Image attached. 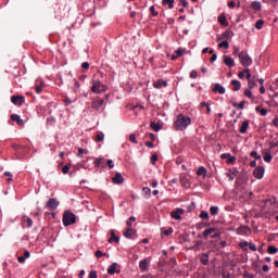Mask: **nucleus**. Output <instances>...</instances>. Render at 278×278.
I'll list each match as a JSON object with an SVG mask.
<instances>
[{
  "label": "nucleus",
  "mask_w": 278,
  "mask_h": 278,
  "mask_svg": "<svg viewBox=\"0 0 278 278\" xmlns=\"http://www.w3.org/2000/svg\"><path fill=\"white\" fill-rule=\"evenodd\" d=\"M174 125L177 131H185V129H188V127L192 125V118H190V116L184 115V113H179L176 116V121L174 122Z\"/></svg>",
  "instance_id": "nucleus-1"
},
{
  "label": "nucleus",
  "mask_w": 278,
  "mask_h": 278,
  "mask_svg": "<svg viewBox=\"0 0 278 278\" xmlns=\"http://www.w3.org/2000/svg\"><path fill=\"white\" fill-rule=\"evenodd\" d=\"M108 90V85L101 83V80L97 78L91 79V92L93 94H102V92H106Z\"/></svg>",
  "instance_id": "nucleus-2"
},
{
  "label": "nucleus",
  "mask_w": 278,
  "mask_h": 278,
  "mask_svg": "<svg viewBox=\"0 0 278 278\" xmlns=\"http://www.w3.org/2000/svg\"><path fill=\"white\" fill-rule=\"evenodd\" d=\"M77 223V217L71 211H66L63 214V225L64 227H71V225H75Z\"/></svg>",
  "instance_id": "nucleus-3"
},
{
  "label": "nucleus",
  "mask_w": 278,
  "mask_h": 278,
  "mask_svg": "<svg viewBox=\"0 0 278 278\" xmlns=\"http://www.w3.org/2000/svg\"><path fill=\"white\" fill-rule=\"evenodd\" d=\"M238 59L241 65L243 66H251V64H253V59H251V56L249 55V52L247 50L241 51L238 54Z\"/></svg>",
  "instance_id": "nucleus-4"
},
{
  "label": "nucleus",
  "mask_w": 278,
  "mask_h": 278,
  "mask_svg": "<svg viewBox=\"0 0 278 278\" xmlns=\"http://www.w3.org/2000/svg\"><path fill=\"white\" fill-rule=\"evenodd\" d=\"M59 205H60V201H58V199H55V198H51L46 203V208L50 210V212H55V210H58Z\"/></svg>",
  "instance_id": "nucleus-5"
},
{
  "label": "nucleus",
  "mask_w": 278,
  "mask_h": 278,
  "mask_svg": "<svg viewBox=\"0 0 278 278\" xmlns=\"http://www.w3.org/2000/svg\"><path fill=\"white\" fill-rule=\"evenodd\" d=\"M105 105V100L101 99L100 97H97L96 99L92 100L91 102V110H101Z\"/></svg>",
  "instance_id": "nucleus-6"
},
{
  "label": "nucleus",
  "mask_w": 278,
  "mask_h": 278,
  "mask_svg": "<svg viewBox=\"0 0 278 278\" xmlns=\"http://www.w3.org/2000/svg\"><path fill=\"white\" fill-rule=\"evenodd\" d=\"M181 216H184V208H176L170 212V217L174 218V220H181Z\"/></svg>",
  "instance_id": "nucleus-7"
},
{
  "label": "nucleus",
  "mask_w": 278,
  "mask_h": 278,
  "mask_svg": "<svg viewBox=\"0 0 278 278\" xmlns=\"http://www.w3.org/2000/svg\"><path fill=\"white\" fill-rule=\"evenodd\" d=\"M11 102L13 103V105H23V103H25V97L23 96H12L11 97Z\"/></svg>",
  "instance_id": "nucleus-8"
},
{
  "label": "nucleus",
  "mask_w": 278,
  "mask_h": 278,
  "mask_svg": "<svg viewBox=\"0 0 278 278\" xmlns=\"http://www.w3.org/2000/svg\"><path fill=\"white\" fill-rule=\"evenodd\" d=\"M223 62L229 68H233V66H236V61L229 55H224L223 56Z\"/></svg>",
  "instance_id": "nucleus-9"
},
{
  "label": "nucleus",
  "mask_w": 278,
  "mask_h": 278,
  "mask_svg": "<svg viewBox=\"0 0 278 278\" xmlns=\"http://www.w3.org/2000/svg\"><path fill=\"white\" fill-rule=\"evenodd\" d=\"M167 86H168V81L162 78L153 83V88H156V90H161V88H166Z\"/></svg>",
  "instance_id": "nucleus-10"
},
{
  "label": "nucleus",
  "mask_w": 278,
  "mask_h": 278,
  "mask_svg": "<svg viewBox=\"0 0 278 278\" xmlns=\"http://www.w3.org/2000/svg\"><path fill=\"white\" fill-rule=\"evenodd\" d=\"M264 166H258L254 169L253 175L255 177V179H262L264 177Z\"/></svg>",
  "instance_id": "nucleus-11"
},
{
  "label": "nucleus",
  "mask_w": 278,
  "mask_h": 278,
  "mask_svg": "<svg viewBox=\"0 0 278 278\" xmlns=\"http://www.w3.org/2000/svg\"><path fill=\"white\" fill-rule=\"evenodd\" d=\"M112 182L117 186H121L122 184L125 182V178L121 173H116L115 176L112 178Z\"/></svg>",
  "instance_id": "nucleus-12"
},
{
  "label": "nucleus",
  "mask_w": 278,
  "mask_h": 278,
  "mask_svg": "<svg viewBox=\"0 0 278 278\" xmlns=\"http://www.w3.org/2000/svg\"><path fill=\"white\" fill-rule=\"evenodd\" d=\"M238 236H249L251 233V228L249 226H241L237 228Z\"/></svg>",
  "instance_id": "nucleus-13"
},
{
  "label": "nucleus",
  "mask_w": 278,
  "mask_h": 278,
  "mask_svg": "<svg viewBox=\"0 0 278 278\" xmlns=\"http://www.w3.org/2000/svg\"><path fill=\"white\" fill-rule=\"evenodd\" d=\"M139 268L141 273H147L149 270V260L144 258L139 262Z\"/></svg>",
  "instance_id": "nucleus-14"
},
{
  "label": "nucleus",
  "mask_w": 278,
  "mask_h": 278,
  "mask_svg": "<svg viewBox=\"0 0 278 278\" xmlns=\"http://www.w3.org/2000/svg\"><path fill=\"white\" fill-rule=\"evenodd\" d=\"M11 121H13V123H17V125L20 127H23V125H25V121H23L21 118V115H18V114H12L11 115Z\"/></svg>",
  "instance_id": "nucleus-15"
},
{
  "label": "nucleus",
  "mask_w": 278,
  "mask_h": 278,
  "mask_svg": "<svg viewBox=\"0 0 278 278\" xmlns=\"http://www.w3.org/2000/svg\"><path fill=\"white\" fill-rule=\"evenodd\" d=\"M230 84L232 86L231 90L233 92H238L240 90V88H242V84L238 79H232Z\"/></svg>",
  "instance_id": "nucleus-16"
},
{
  "label": "nucleus",
  "mask_w": 278,
  "mask_h": 278,
  "mask_svg": "<svg viewBox=\"0 0 278 278\" xmlns=\"http://www.w3.org/2000/svg\"><path fill=\"white\" fill-rule=\"evenodd\" d=\"M263 160L264 162H267L268 164H270V162H273V154H270V150H263Z\"/></svg>",
  "instance_id": "nucleus-17"
},
{
  "label": "nucleus",
  "mask_w": 278,
  "mask_h": 278,
  "mask_svg": "<svg viewBox=\"0 0 278 278\" xmlns=\"http://www.w3.org/2000/svg\"><path fill=\"white\" fill-rule=\"evenodd\" d=\"M238 169L233 168V169H229L228 173L226 174V176L228 177L229 181H233V179H236V177H238Z\"/></svg>",
  "instance_id": "nucleus-18"
},
{
  "label": "nucleus",
  "mask_w": 278,
  "mask_h": 278,
  "mask_svg": "<svg viewBox=\"0 0 278 278\" xmlns=\"http://www.w3.org/2000/svg\"><path fill=\"white\" fill-rule=\"evenodd\" d=\"M22 225H23V227H27L29 229L30 227H33L34 220H31L30 217L24 216L22 218Z\"/></svg>",
  "instance_id": "nucleus-19"
},
{
  "label": "nucleus",
  "mask_w": 278,
  "mask_h": 278,
  "mask_svg": "<svg viewBox=\"0 0 278 278\" xmlns=\"http://www.w3.org/2000/svg\"><path fill=\"white\" fill-rule=\"evenodd\" d=\"M108 242L110 244H112V242H115V244H118V242H121V238L118 236H116L114 230H111V238L108 240Z\"/></svg>",
  "instance_id": "nucleus-20"
},
{
  "label": "nucleus",
  "mask_w": 278,
  "mask_h": 278,
  "mask_svg": "<svg viewBox=\"0 0 278 278\" xmlns=\"http://www.w3.org/2000/svg\"><path fill=\"white\" fill-rule=\"evenodd\" d=\"M250 8L252 10H255V12H261L262 11V2L260 1H252L250 4Z\"/></svg>",
  "instance_id": "nucleus-21"
},
{
  "label": "nucleus",
  "mask_w": 278,
  "mask_h": 278,
  "mask_svg": "<svg viewBox=\"0 0 278 278\" xmlns=\"http://www.w3.org/2000/svg\"><path fill=\"white\" fill-rule=\"evenodd\" d=\"M213 92H218V94H225L226 90L225 87H223V85L217 83L213 88Z\"/></svg>",
  "instance_id": "nucleus-22"
},
{
  "label": "nucleus",
  "mask_w": 278,
  "mask_h": 278,
  "mask_svg": "<svg viewBox=\"0 0 278 278\" xmlns=\"http://www.w3.org/2000/svg\"><path fill=\"white\" fill-rule=\"evenodd\" d=\"M93 164L97 168H105V159H96Z\"/></svg>",
  "instance_id": "nucleus-23"
},
{
  "label": "nucleus",
  "mask_w": 278,
  "mask_h": 278,
  "mask_svg": "<svg viewBox=\"0 0 278 278\" xmlns=\"http://www.w3.org/2000/svg\"><path fill=\"white\" fill-rule=\"evenodd\" d=\"M217 21L224 27H229V22H227V16H225V14L219 15Z\"/></svg>",
  "instance_id": "nucleus-24"
},
{
  "label": "nucleus",
  "mask_w": 278,
  "mask_h": 278,
  "mask_svg": "<svg viewBox=\"0 0 278 278\" xmlns=\"http://www.w3.org/2000/svg\"><path fill=\"white\" fill-rule=\"evenodd\" d=\"M249 125H250L249 119H245V121L241 124V127H240V129H239L240 134H247V131L249 130Z\"/></svg>",
  "instance_id": "nucleus-25"
},
{
  "label": "nucleus",
  "mask_w": 278,
  "mask_h": 278,
  "mask_svg": "<svg viewBox=\"0 0 278 278\" xmlns=\"http://www.w3.org/2000/svg\"><path fill=\"white\" fill-rule=\"evenodd\" d=\"M136 236V230L134 228L128 227L124 232V238H132Z\"/></svg>",
  "instance_id": "nucleus-26"
},
{
  "label": "nucleus",
  "mask_w": 278,
  "mask_h": 278,
  "mask_svg": "<svg viewBox=\"0 0 278 278\" xmlns=\"http://www.w3.org/2000/svg\"><path fill=\"white\" fill-rule=\"evenodd\" d=\"M118 266V264L117 263H113V264H111L110 266H109V268H108V274L109 275H114L115 273H121V270H116V267Z\"/></svg>",
  "instance_id": "nucleus-27"
},
{
  "label": "nucleus",
  "mask_w": 278,
  "mask_h": 278,
  "mask_svg": "<svg viewBox=\"0 0 278 278\" xmlns=\"http://www.w3.org/2000/svg\"><path fill=\"white\" fill-rule=\"evenodd\" d=\"M248 86L250 89L255 88V86H257V77L256 76H252V78H250L248 80Z\"/></svg>",
  "instance_id": "nucleus-28"
},
{
  "label": "nucleus",
  "mask_w": 278,
  "mask_h": 278,
  "mask_svg": "<svg viewBox=\"0 0 278 278\" xmlns=\"http://www.w3.org/2000/svg\"><path fill=\"white\" fill-rule=\"evenodd\" d=\"M200 262L203 266H207L210 264V255L207 253L202 254Z\"/></svg>",
  "instance_id": "nucleus-29"
},
{
  "label": "nucleus",
  "mask_w": 278,
  "mask_h": 278,
  "mask_svg": "<svg viewBox=\"0 0 278 278\" xmlns=\"http://www.w3.org/2000/svg\"><path fill=\"white\" fill-rule=\"evenodd\" d=\"M216 232V228H207L202 232L203 238H208L212 233Z\"/></svg>",
  "instance_id": "nucleus-30"
},
{
  "label": "nucleus",
  "mask_w": 278,
  "mask_h": 278,
  "mask_svg": "<svg viewBox=\"0 0 278 278\" xmlns=\"http://www.w3.org/2000/svg\"><path fill=\"white\" fill-rule=\"evenodd\" d=\"M198 177H205L207 175V168L204 166H200L199 169L197 170Z\"/></svg>",
  "instance_id": "nucleus-31"
},
{
  "label": "nucleus",
  "mask_w": 278,
  "mask_h": 278,
  "mask_svg": "<svg viewBox=\"0 0 278 278\" xmlns=\"http://www.w3.org/2000/svg\"><path fill=\"white\" fill-rule=\"evenodd\" d=\"M162 3L164 5H168L169 10H173V8H175V0H162Z\"/></svg>",
  "instance_id": "nucleus-32"
},
{
  "label": "nucleus",
  "mask_w": 278,
  "mask_h": 278,
  "mask_svg": "<svg viewBox=\"0 0 278 278\" xmlns=\"http://www.w3.org/2000/svg\"><path fill=\"white\" fill-rule=\"evenodd\" d=\"M245 103H247L245 101H241V102H239V103L233 102V103H232V108H237V110H244Z\"/></svg>",
  "instance_id": "nucleus-33"
},
{
  "label": "nucleus",
  "mask_w": 278,
  "mask_h": 278,
  "mask_svg": "<svg viewBox=\"0 0 278 278\" xmlns=\"http://www.w3.org/2000/svg\"><path fill=\"white\" fill-rule=\"evenodd\" d=\"M42 81H37L36 86H35V91L37 92V94H40V92H42Z\"/></svg>",
  "instance_id": "nucleus-34"
},
{
  "label": "nucleus",
  "mask_w": 278,
  "mask_h": 278,
  "mask_svg": "<svg viewBox=\"0 0 278 278\" xmlns=\"http://www.w3.org/2000/svg\"><path fill=\"white\" fill-rule=\"evenodd\" d=\"M150 127H151V129H153V131H160V129H162V126L155 122H152L150 124Z\"/></svg>",
  "instance_id": "nucleus-35"
},
{
  "label": "nucleus",
  "mask_w": 278,
  "mask_h": 278,
  "mask_svg": "<svg viewBox=\"0 0 278 278\" xmlns=\"http://www.w3.org/2000/svg\"><path fill=\"white\" fill-rule=\"evenodd\" d=\"M200 105H201V108H205L206 109V114H212V108H210V103L201 102Z\"/></svg>",
  "instance_id": "nucleus-36"
},
{
  "label": "nucleus",
  "mask_w": 278,
  "mask_h": 278,
  "mask_svg": "<svg viewBox=\"0 0 278 278\" xmlns=\"http://www.w3.org/2000/svg\"><path fill=\"white\" fill-rule=\"evenodd\" d=\"M104 139H105V135L103 132H98L96 135V142H103Z\"/></svg>",
  "instance_id": "nucleus-37"
},
{
  "label": "nucleus",
  "mask_w": 278,
  "mask_h": 278,
  "mask_svg": "<svg viewBox=\"0 0 278 278\" xmlns=\"http://www.w3.org/2000/svg\"><path fill=\"white\" fill-rule=\"evenodd\" d=\"M277 252H278V249L275 245H269L267 248V253H269L270 255H275V253H277Z\"/></svg>",
  "instance_id": "nucleus-38"
},
{
  "label": "nucleus",
  "mask_w": 278,
  "mask_h": 278,
  "mask_svg": "<svg viewBox=\"0 0 278 278\" xmlns=\"http://www.w3.org/2000/svg\"><path fill=\"white\" fill-rule=\"evenodd\" d=\"M255 111L260 112L261 116H266V114H268V110L262 109V106H256Z\"/></svg>",
  "instance_id": "nucleus-39"
},
{
  "label": "nucleus",
  "mask_w": 278,
  "mask_h": 278,
  "mask_svg": "<svg viewBox=\"0 0 278 278\" xmlns=\"http://www.w3.org/2000/svg\"><path fill=\"white\" fill-rule=\"evenodd\" d=\"M210 214L211 216H218V206H211Z\"/></svg>",
  "instance_id": "nucleus-40"
},
{
  "label": "nucleus",
  "mask_w": 278,
  "mask_h": 278,
  "mask_svg": "<svg viewBox=\"0 0 278 278\" xmlns=\"http://www.w3.org/2000/svg\"><path fill=\"white\" fill-rule=\"evenodd\" d=\"M218 48L219 49H229V41L224 40V41L219 42Z\"/></svg>",
  "instance_id": "nucleus-41"
},
{
  "label": "nucleus",
  "mask_w": 278,
  "mask_h": 278,
  "mask_svg": "<svg viewBox=\"0 0 278 278\" xmlns=\"http://www.w3.org/2000/svg\"><path fill=\"white\" fill-rule=\"evenodd\" d=\"M200 218H202L204 220H210V213H207V211H202L200 213Z\"/></svg>",
  "instance_id": "nucleus-42"
},
{
  "label": "nucleus",
  "mask_w": 278,
  "mask_h": 278,
  "mask_svg": "<svg viewBox=\"0 0 278 278\" xmlns=\"http://www.w3.org/2000/svg\"><path fill=\"white\" fill-rule=\"evenodd\" d=\"M77 155H78V157H84V155H88V150H86L84 148H79Z\"/></svg>",
  "instance_id": "nucleus-43"
},
{
  "label": "nucleus",
  "mask_w": 278,
  "mask_h": 278,
  "mask_svg": "<svg viewBox=\"0 0 278 278\" xmlns=\"http://www.w3.org/2000/svg\"><path fill=\"white\" fill-rule=\"evenodd\" d=\"M243 94L248 97V99H253V91H251V89H244Z\"/></svg>",
  "instance_id": "nucleus-44"
},
{
  "label": "nucleus",
  "mask_w": 278,
  "mask_h": 278,
  "mask_svg": "<svg viewBox=\"0 0 278 278\" xmlns=\"http://www.w3.org/2000/svg\"><path fill=\"white\" fill-rule=\"evenodd\" d=\"M142 192H143V194L146 195V197H151V188H149V187H143L142 188Z\"/></svg>",
  "instance_id": "nucleus-45"
},
{
  "label": "nucleus",
  "mask_w": 278,
  "mask_h": 278,
  "mask_svg": "<svg viewBox=\"0 0 278 278\" xmlns=\"http://www.w3.org/2000/svg\"><path fill=\"white\" fill-rule=\"evenodd\" d=\"M264 27V20H258L255 23V28L256 29H262Z\"/></svg>",
  "instance_id": "nucleus-46"
},
{
  "label": "nucleus",
  "mask_w": 278,
  "mask_h": 278,
  "mask_svg": "<svg viewBox=\"0 0 278 278\" xmlns=\"http://www.w3.org/2000/svg\"><path fill=\"white\" fill-rule=\"evenodd\" d=\"M163 236H170L173 233V228L164 229L162 228Z\"/></svg>",
  "instance_id": "nucleus-47"
},
{
  "label": "nucleus",
  "mask_w": 278,
  "mask_h": 278,
  "mask_svg": "<svg viewBox=\"0 0 278 278\" xmlns=\"http://www.w3.org/2000/svg\"><path fill=\"white\" fill-rule=\"evenodd\" d=\"M250 155L251 157H254V160H262V155H258L257 151H252Z\"/></svg>",
  "instance_id": "nucleus-48"
},
{
  "label": "nucleus",
  "mask_w": 278,
  "mask_h": 278,
  "mask_svg": "<svg viewBox=\"0 0 278 278\" xmlns=\"http://www.w3.org/2000/svg\"><path fill=\"white\" fill-rule=\"evenodd\" d=\"M232 55L235 58H238V55H240V48H238V46L233 47Z\"/></svg>",
  "instance_id": "nucleus-49"
},
{
  "label": "nucleus",
  "mask_w": 278,
  "mask_h": 278,
  "mask_svg": "<svg viewBox=\"0 0 278 278\" xmlns=\"http://www.w3.org/2000/svg\"><path fill=\"white\" fill-rule=\"evenodd\" d=\"M129 141L132 142V144H138V140L136 139V135L135 134H130Z\"/></svg>",
  "instance_id": "nucleus-50"
},
{
  "label": "nucleus",
  "mask_w": 278,
  "mask_h": 278,
  "mask_svg": "<svg viewBox=\"0 0 278 278\" xmlns=\"http://www.w3.org/2000/svg\"><path fill=\"white\" fill-rule=\"evenodd\" d=\"M199 77V73L195 70H192L190 72V78L191 79H197Z\"/></svg>",
  "instance_id": "nucleus-51"
},
{
  "label": "nucleus",
  "mask_w": 278,
  "mask_h": 278,
  "mask_svg": "<svg viewBox=\"0 0 278 278\" xmlns=\"http://www.w3.org/2000/svg\"><path fill=\"white\" fill-rule=\"evenodd\" d=\"M150 13L152 16H157L160 14L157 11H155V5L150 7Z\"/></svg>",
  "instance_id": "nucleus-52"
},
{
  "label": "nucleus",
  "mask_w": 278,
  "mask_h": 278,
  "mask_svg": "<svg viewBox=\"0 0 278 278\" xmlns=\"http://www.w3.org/2000/svg\"><path fill=\"white\" fill-rule=\"evenodd\" d=\"M244 73L248 81L253 78V76H251V70L244 68Z\"/></svg>",
  "instance_id": "nucleus-53"
},
{
  "label": "nucleus",
  "mask_w": 278,
  "mask_h": 278,
  "mask_svg": "<svg viewBox=\"0 0 278 278\" xmlns=\"http://www.w3.org/2000/svg\"><path fill=\"white\" fill-rule=\"evenodd\" d=\"M131 223H136V218L134 216H130L128 220L126 222V225L131 228Z\"/></svg>",
  "instance_id": "nucleus-54"
},
{
  "label": "nucleus",
  "mask_w": 278,
  "mask_h": 278,
  "mask_svg": "<svg viewBox=\"0 0 278 278\" xmlns=\"http://www.w3.org/2000/svg\"><path fill=\"white\" fill-rule=\"evenodd\" d=\"M227 164H236V156H228V159H227Z\"/></svg>",
  "instance_id": "nucleus-55"
},
{
  "label": "nucleus",
  "mask_w": 278,
  "mask_h": 278,
  "mask_svg": "<svg viewBox=\"0 0 278 278\" xmlns=\"http://www.w3.org/2000/svg\"><path fill=\"white\" fill-rule=\"evenodd\" d=\"M150 160H151V164L155 166V163L157 162V154H152Z\"/></svg>",
  "instance_id": "nucleus-56"
},
{
  "label": "nucleus",
  "mask_w": 278,
  "mask_h": 278,
  "mask_svg": "<svg viewBox=\"0 0 278 278\" xmlns=\"http://www.w3.org/2000/svg\"><path fill=\"white\" fill-rule=\"evenodd\" d=\"M68 170H71V166L70 165H65V166L62 167L63 175H67Z\"/></svg>",
  "instance_id": "nucleus-57"
},
{
  "label": "nucleus",
  "mask_w": 278,
  "mask_h": 278,
  "mask_svg": "<svg viewBox=\"0 0 278 278\" xmlns=\"http://www.w3.org/2000/svg\"><path fill=\"white\" fill-rule=\"evenodd\" d=\"M181 55H184V49L182 48H178L176 50V56L181 58Z\"/></svg>",
  "instance_id": "nucleus-58"
},
{
  "label": "nucleus",
  "mask_w": 278,
  "mask_h": 278,
  "mask_svg": "<svg viewBox=\"0 0 278 278\" xmlns=\"http://www.w3.org/2000/svg\"><path fill=\"white\" fill-rule=\"evenodd\" d=\"M238 77L239 79H244V77H247V72H244V70L242 72H239Z\"/></svg>",
  "instance_id": "nucleus-59"
},
{
  "label": "nucleus",
  "mask_w": 278,
  "mask_h": 278,
  "mask_svg": "<svg viewBox=\"0 0 278 278\" xmlns=\"http://www.w3.org/2000/svg\"><path fill=\"white\" fill-rule=\"evenodd\" d=\"M105 253H102L101 250L96 251V257H104Z\"/></svg>",
  "instance_id": "nucleus-60"
},
{
  "label": "nucleus",
  "mask_w": 278,
  "mask_h": 278,
  "mask_svg": "<svg viewBox=\"0 0 278 278\" xmlns=\"http://www.w3.org/2000/svg\"><path fill=\"white\" fill-rule=\"evenodd\" d=\"M81 68H84L85 71H88V68H90V63L84 62V63L81 64Z\"/></svg>",
  "instance_id": "nucleus-61"
},
{
  "label": "nucleus",
  "mask_w": 278,
  "mask_h": 278,
  "mask_svg": "<svg viewBox=\"0 0 278 278\" xmlns=\"http://www.w3.org/2000/svg\"><path fill=\"white\" fill-rule=\"evenodd\" d=\"M89 278H99V277L97 276V270H91V271L89 273Z\"/></svg>",
  "instance_id": "nucleus-62"
},
{
  "label": "nucleus",
  "mask_w": 278,
  "mask_h": 278,
  "mask_svg": "<svg viewBox=\"0 0 278 278\" xmlns=\"http://www.w3.org/2000/svg\"><path fill=\"white\" fill-rule=\"evenodd\" d=\"M106 164H108L109 168H113L114 167V161H112V160H108Z\"/></svg>",
  "instance_id": "nucleus-63"
},
{
  "label": "nucleus",
  "mask_w": 278,
  "mask_h": 278,
  "mask_svg": "<svg viewBox=\"0 0 278 278\" xmlns=\"http://www.w3.org/2000/svg\"><path fill=\"white\" fill-rule=\"evenodd\" d=\"M239 247H240V249H247V247H249V242H241L240 244H239Z\"/></svg>",
  "instance_id": "nucleus-64"
}]
</instances>
